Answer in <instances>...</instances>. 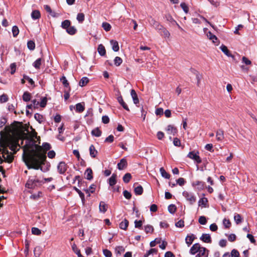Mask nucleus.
<instances>
[{"label":"nucleus","instance_id":"f257e3e1","mask_svg":"<svg viewBox=\"0 0 257 257\" xmlns=\"http://www.w3.org/2000/svg\"><path fill=\"white\" fill-rule=\"evenodd\" d=\"M51 149V145L44 143L42 146L36 145L32 139H27L23 147V159L29 169H40L45 164L46 159V152Z\"/></svg>","mask_w":257,"mask_h":257},{"label":"nucleus","instance_id":"f03ea898","mask_svg":"<svg viewBox=\"0 0 257 257\" xmlns=\"http://www.w3.org/2000/svg\"><path fill=\"white\" fill-rule=\"evenodd\" d=\"M42 183V182L39 180L36 176L30 177L26 184V187L28 188L33 189L41 185Z\"/></svg>","mask_w":257,"mask_h":257},{"label":"nucleus","instance_id":"7ed1b4c3","mask_svg":"<svg viewBox=\"0 0 257 257\" xmlns=\"http://www.w3.org/2000/svg\"><path fill=\"white\" fill-rule=\"evenodd\" d=\"M115 92V95L116 96V98L117 100V101L119 102V103L122 106V107L125 109L127 111H130V109L128 107L126 104L125 103V102L123 101V98L120 95V93L119 91L115 88H113V92Z\"/></svg>","mask_w":257,"mask_h":257},{"label":"nucleus","instance_id":"20e7f679","mask_svg":"<svg viewBox=\"0 0 257 257\" xmlns=\"http://www.w3.org/2000/svg\"><path fill=\"white\" fill-rule=\"evenodd\" d=\"M183 196L189 202L190 204H193L196 201V198L193 193L184 191L183 192Z\"/></svg>","mask_w":257,"mask_h":257},{"label":"nucleus","instance_id":"39448f33","mask_svg":"<svg viewBox=\"0 0 257 257\" xmlns=\"http://www.w3.org/2000/svg\"><path fill=\"white\" fill-rule=\"evenodd\" d=\"M187 157L191 159L194 160L197 164L201 163V159L197 154L195 153L194 152H190L187 155Z\"/></svg>","mask_w":257,"mask_h":257},{"label":"nucleus","instance_id":"423d86ee","mask_svg":"<svg viewBox=\"0 0 257 257\" xmlns=\"http://www.w3.org/2000/svg\"><path fill=\"white\" fill-rule=\"evenodd\" d=\"M57 169L60 174H63L67 170V166L65 162H61L58 164Z\"/></svg>","mask_w":257,"mask_h":257},{"label":"nucleus","instance_id":"0eeeda50","mask_svg":"<svg viewBox=\"0 0 257 257\" xmlns=\"http://www.w3.org/2000/svg\"><path fill=\"white\" fill-rule=\"evenodd\" d=\"M150 18L151 19L149 21L150 25L156 30H161V28H162V25H161L159 22H157L152 17H150Z\"/></svg>","mask_w":257,"mask_h":257},{"label":"nucleus","instance_id":"6e6552de","mask_svg":"<svg viewBox=\"0 0 257 257\" xmlns=\"http://www.w3.org/2000/svg\"><path fill=\"white\" fill-rule=\"evenodd\" d=\"M198 252L196 257H207L208 255V250L205 247H202Z\"/></svg>","mask_w":257,"mask_h":257},{"label":"nucleus","instance_id":"1a4fd4ad","mask_svg":"<svg viewBox=\"0 0 257 257\" xmlns=\"http://www.w3.org/2000/svg\"><path fill=\"white\" fill-rule=\"evenodd\" d=\"M127 165L126 160L122 158L120 160L119 163L117 164V168L119 170H122L126 168Z\"/></svg>","mask_w":257,"mask_h":257},{"label":"nucleus","instance_id":"9d476101","mask_svg":"<svg viewBox=\"0 0 257 257\" xmlns=\"http://www.w3.org/2000/svg\"><path fill=\"white\" fill-rule=\"evenodd\" d=\"M202 247L198 243H195L191 247L190 249V253L192 254H195Z\"/></svg>","mask_w":257,"mask_h":257},{"label":"nucleus","instance_id":"9b49d317","mask_svg":"<svg viewBox=\"0 0 257 257\" xmlns=\"http://www.w3.org/2000/svg\"><path fill=\"white\" fill-rule=\"evenodd\" d=\"M166 131L169 134H172L175 136L177 133V129L173 125L169 124L168 125Z\"/></svg>","mask_w":257,"mask_h":257},{"label":"nucleus","instance_id":"f8f14e48","mask_svg":"<svg viewBox=\"0 0 257 257\" xmlns=\"http://www.w3.org/2000/svg\"><path fill=\"white\" fill-rule=\"evenodd\" d=\"M193 186H197L198 190H202L205 186V182L203 181H196L192 183Z\"/></svg>","mask_w":257,"mask_h":257},{"label":"nucleus","instance_id":"ddd939ff","mask_svg":"<svg viewBox=\"0 0 257 257\" xmlns=\"http://www.w3.org/2000/svg\"><path fill=\"white\" fill-rule=\"evenodd\" d=\"M216 140L218 141H221L224 139V132L222 130L219 129L216 131Z\"/></svg>","mask_w":257,"mask_h":257},{"label":"nucleus","instance_id":"4468645a","mask_svg":"<svg viewBox=\"0 0 257 257\" xmlns=\"http://www.w3.org/2000/svg\"><path fill=\"white\" fill-rule=\"evenodd\" d=\"M200 239L204 242H211V238L210 235L209 234H203L200 237Z\"/></svg>","mask_w":257,"mask_h":257},{"label":"nucleus","instance_id":"2eb2a0df","mask_svg":"<svg viewBox=\"0 0 257 257\" xmlns=\"http://www.w3.org/2000/svg\"><path fill=\"white\" fill-rule=\"evenodd\" d=\"M89 153L90 155L92 158H95L98 152L97 150L95 149L94 146L93 145H91L89 147Z\"/></svg>","mask_w":257,"mask_h":257},{"label":"nucleus","instance_id":"dca6fc26","mask_svg":"<svg viewBox=\"0 0 257 257\" xmlns=\"http://www.w3.org/2000/svg\"><path fill=\"white\" fill-rule=\"evenodd\" d=\"M195 239V236L193 234L187 235L185 238V241L188 246H190Z\"/></svg>","mask_w":257,"mask_h":257},{"label":"nucleus","instance_id":"f3484780","mask_svg":"<svg viewBox=\"0 0 257 257\" xmlns=\"http://www.w3.org/2000/svg\"><path fill=\"white\" fill-rule=\"evenodd\" d=\"M221 51L227 56L233 57V56L231 55L230 51L227 49V47L225 45H222L220 47Z\"/></svg>","mask_w":257,"mask_h":257},{"label":"nucleus","instance_id":"a211bd4d","mask_svg":"<svg viewBox=\"0 0 257 257\" xmlns=\"http://www.w3.org/2000/svg\"><path fill=\"white\" fill-rule=\"evenodd\" d=\"M86 178L88 180H91L93 178L92 171L90 168H87L84 173Z\"/></svg>","mask_w":257,"mask_h":257},{"label":"nucleus","instance_id":"6ab92c4d","mask_svg":"<svg viewBox=\"0 0 257 257\" xmlns=\"http://www.w3.org/2000/svg\"><path fill=\"white\" fill-rule=\"evenodd\" d=\"M131 94L133 99L134 103L136 104L139 103V100L138 95L135 90L132 89L131 92Z\"/></svg>","mask_w":257,"mask_h":257},{"label":"nucleus","instance_id":"aec40b11","mask_svg":"<svg viewBox=\"0 0 257 257\" xmlns=\"http://www.w3.org/2000/svg\"><path fill=\"white\" fill-rule=\"evenodd\" d=\"M44 9L53 17H58V15L57 14H56L55 12L52 11V10H51L50 7L48 5H45L44 6Z\"/></svg>","mask_w":257,"mask_h":257},{"label":"nucleus","instance_id":"412c9836","mask_svg":"<svg viewBox=\"0 0 257 257\" xmlns=\"http://www.w3.org/2000/svg\"><path fill=\"white\" fill-rule=\"evenodd\" d=\"M128 221L127 219H124L122 221H121L119 223V226L120 228H121V229L126 230L128 227Z\"/></svg>","mask_w":257,"mask_h":257},{"label":"nucleus","instance_id":"4be33fe9","mask_svg":"<svg viewBox=\"0 0 257 257\" xmlns=\"http://www.w3.org/2000/svg\"><path fill=\"white\" fill-rule=\"evenodd\" d=\"M41 17L40 12L38 10H34L31 13V17L33 20L39 19Z\"/></svg>","mask_w":257,"mask_h":257},{"label":"nucleus","instance_id":"5701e85b","mask_svg":"<svg viewBox=\"0 0 257 257\" xmlns=\"http://www.w3.org/2000/svg\"><path fill=\"white\" fill-rule=\"evenodd\" d=\"M166 20L171 23V24L173 25H175V24H177V22L173 18L172 16L170 14H166L165 16Z\"/></svg>","mask_w":257,"mask_h":257},{"label":"nucleus","instance_id":"b1692460","mask_svg":"<svg viewBox=\"0 0 257 257\" xmlns=\"http://www.w3.org/2000/svg\"><path fill=\"white\" fill-rule=\"evenodd\" d=\"M134 192L136 195H141L143 193V188L141 185H139L137 187L135 188Z\"/></svg>","mask_w":257,"mask_h":257},{"label":"nucleus","instance_id":"393cba45","mask_svg":"<svg viewBox=\"0 0 257 257\" xmlns=\"http://www.w3.org/2000/svg\"><path fill=\"white\" fill-rule=\"evenodd\" d=\"M160 172L163 177L166 179H169L170 178V175L165 171L163 167H161L160 169Z\"/></svg>","mask_w":257,"mask_h":257},{"label":"nucleus","instance_id":"a878e982","mask_svg":"<svg viewBox=\"0 0 257 257\" xmlns=\"http://www.w3.org/2000/svg\"><path fill=\"white\" fill-rule=\"evenodd\" d=\"M42 59L40 58L37 59L33 64V66L37 69H39L40 68V66L42 64Z\"/></svg>","mask_w":257,"mask_h":257},{"label":"nucleus","instance_id":"bb28decb","mask_svg":"<svg viewBox=\"0 0 257 257\" xmlns=\"http://www.w3.org/2000/svg\"><path fill=\"white\" fill-rule=\"evenodd\" d=\"M115 251L117 256L120 255L124 251V248L122 246H116L115 248Z\"/></svg>","mask_w":257,"mask_h":257},{"label":"nucleus","instance_id":"cd10ccee","mask_svg":"<svg viewBox=\"0 0 257 257\" xmlns=\"http://www.w3.org/2000/svg\"><path fill=\"white\" fill-rule=\"evenodd\" d=\"M234 220L237 224L241 223L242 221V218L241 215L237 213H235L234 216Z\"/></svg>","mask_w":257,"mask_h":257},{"label":"nucleus","instance_id":"c85d7f7f","mask_svg":"<svg viewBox=\"0 0 257 257\" xmlns=\"http://www.w3.org/2000/svg\"><path fill=\"white\" fill-rule=\"evenodd\" d=\"M31 98V95L29 92L26 91L24 93L23 95V99L24 101H26V102L29 101L30 100Z\"/></svg>","mask_w":257,"mask_h":257},{"label":"nucleus","instance_id":"c756f323","mask_svg":"<svg viewBox=\"0 0 257 257\" xmlns=\"http://www.w3.org/2000/svg\"><path fill=\"white\" fill-rule=\"evenodd\" d=\"M89 82V79L86 77H82L79 82L80 86L83 87L85 86Z\"/></svg>","mask_w":257,"mask_h":257},{"label":"nucleus","instance_id":"7c9ffc66","mask_svg":"<svg viewBox=\"0 0 257 257\" xmlns=\"http://www.w3.org/2000/svg\"><path fill=\"white\" fill-rule=\"evenodd\" d=\"M91 134L92 136H94L96 137H99L101 135V132L99 130V129L98 127H97L91 131Z\"/></svg>","mask_w":257,"mask_h":257},{"label":"nucleus","instance_id":"2f4dec72","mask_svg":"<svg viewBox=\"0 0 257 257\" xmlns=\"http://www.w3.org/2000/svg\"><path fill=\"white\" fill-rule=\"evenodd\" d=\"M107 205L103 202L101 201L99 203V211L102 212H105L107 210Z\"/></svg>","mask_w":257,"mask_h":257},{"label":"nucleus","instance_id":"473e14b6","mask_svg":"<svg viewBox=\"0 0 257 257\" xmlns=\"http://www.w3.org/2000/svg\"><path fill=\"white\" fill-rule=\"evenodd\" d=\"M168 211L171 214H174L177 210V207L174 204H170L168 206Z\"/></svg>","mask_w":257,"mask_h":257},{"label":"nucleus","instance_id":"72a5a7b5","mask_svg":"<svg viewBox=\"0 0 257 257\" xmlns=\"http://www.w3.org/2000/svg\"><path fill=\"white\" fill-rule=\"evenodd\" d=\"M163 34H162L165 38H169L170 36V34L169 32L162 26V28H161V30Z\"/></svg>","mask_w":257,"mask_h":257},{"label":"nucleus","instance_id":"f704fd0d","mask_svg":"<svg viewBox=\"0 0 257 257\" xmlns=\"http://www.w3.org/2000/svg\"><path fill=\"white\" fill-rule=\"evenodd\" d=\"M34 253L35 257H39L41 254V247L36 246L34 249Z\"/></svg>","mask_w":257,"mask_h":257},{"label":"nucleus","instance_id":"c9c22d12","mask_svg":"<svg viewBox=\"0 0 257 257\" xmlns=\"http://www.w3.org/2000/svg\"><path fill=\"white\" fill-rule=\"evenodd\" d=\"M98 52L101 56H103L105 54V49L104 47L102 45L100 44L98 47Z\"/></svg>","mask_w":257,"mask_h":257},{"label":"nucleus","instance_id":"e433bc0d","mask_svg":"<svg viewBox=\"0 0 257 257\" xmlns=\"http://www.w3.org/2000/svg\"><path fill=\"white\" fill-rule=\"evenodd\" d=\"M132 178V175L130 173H126L123 177V181L125 183H128Z\"/></svg>","mask_w":257,"mask_h":257},{"label":"nucleus","instance_id":"4c0bfd02","mask_svg":"<svg viewBox=\"0 0 257 257\" xmlns=\"http://www.w3.org/2000/svg\"><path fill=\"white\" fill-rule=\"evenodd\" d=\"M84 110V106L81 103H78L76 105V110L78 112H82Z\"/></svg>","mask_w":257,"mask_h":257},{"label":"nucleus","instance_id":"58836bf2","mask_svg":"<svg viewBox=\"0 0 257 257\" xmlns=\"http://www.w3.org/2000/svg\"><path fill=\"white\" fill-rule=\"evenodd\" d=\"M113 62L115 66H119L122 63V60L120 57L116 56L113 59Z\"/></svg>","mask_w":257,"mask_h":257},{"label":"nucleus","instance_id":"ea45409f","mask_svg":"<svg viewBox=\"0 0 257 257\" xmlns=\"http://www.w3.org/2000/svg\"><path fill=\"white\" fill-rule=\"evenodd\" d=\"M74 189L77 192V193L79 194V196L81 199L82 203H84V201H85L84 194L79 189L77 188L76 187H74Z\"/></svg>","mask_w":257,"mask_h":257},{"label":"nucleus","instance_id":"a19ab883","mask_svg":"<svg viewBox=\"0 0 257 257\" xmlns=\"http://www.w3.org/2000/svg\"><path fill=\"white\" fill-rule=\"evenodd\" d=\"M71 22L69 20H66L61 23V27L64 29H67L70 26Z\"/></svg>","mask_w":257,"mask_h":257},{"label":"nucleus","instance_id":"79ce46f5","mask_svg":"<svg viewBox=\"0 0 257 257\" xmlns=\"http://www.w3.org/2000/svg\"><path fill=\"white\" fill-rule=\"evenodd\" d=\"M67 32L70 35H74L76 32V29L73 26H69L66 29Z\"/></svg>","mask_w":257,"mask_h":257},{"label":"nucleus","instance_id":"37998d69","mask_svg":"<svg viewBox=\"0 0 257 257\" xmlns=\"http://www.w3.org/2000/svg\"><path fill=\"white\" fill-rule=\"evenodd\" d=\"M12 33L14 37H16L19 33V29L16 26H14L12 28Z\"/></svg>","mask_w":257,"mask_h":257},{"label":"nucleus","instance_id":"c03bdc74","mask_svg":"<svg viewBox=\"0 0 257 257\" xmlns=\"http://www.w3.org/2000/svg\"><path fill=\"white\" fill-rule=\"evenodd\" d=\"M27 47L30 50H33L35 48V44L33 41H29L27 43Z\"/></svg>","mask_w":257,"mask_h":257},{"label":"nucleus","instance_id":"a18cd8bd","mask_svg":"<svg viewBox=\"0 0 257 257\" xmlns=\"http://www.w3.org/2000/svg\"><path fill=\"white\" fill-rule=\"evenodd\" d=\"M144 230L147 233H152L154 231V228L150 225L145 226Z\"/></svg>","mask_w":257,"mask_h":257},{"label":"nucleus","instance_id":"49530a36","mask_svg":"<svg viewBox=\"0 0 257 257\" xmlns=\"http://www.w3.org/2000/svg\"><path fill=\"white\" fill-rule=\"evenodd\" d=\"M102 27L103 28V29L106 31H109L110 30L111 28V25L106 22H104L102 24Z\"/></svg>","mask_w":257,"mask_h":257},{"label":"nucleus","instance_id":"de8ad7c7","mask_svg":"<svg viewBox=\"0 0 257 257\" xmlns=\"http://www.w3.org/2000/svg\"><path fill=\"white\" fill-rule=\"evenodd\" d=\"M34 117L39 123H41L43 121V116L39 113H36L34 115Z\"/></svg>","mask_w":257,"mask_h":257},{"label":"nucleus","instance_id":"09e8293b","mask_svg":"<svg viewBox=\"0 0 257 257\" xmlns=\"http://www.w3.org/2000/svg\"><path fill=\"white\" fill-rule=\"evenodd\" d=\"M77 20L79 23H82L84 20V15L83 13H78L77 16Z\"/></svg>","mask_w":257,"mask_h":257},{"label":"nucleus","instance_id":"8fccbe9b","mask_svg":"<svg viewBox=\"0 0 257 257\" xmlns=\"http://www.w3.org/2000/svg\"><path fill=\"white\" fill-rule=\"evenodd\" d=\"M32 233L34 235H39L41 233V231L37 227H32Z\"/></svg>","mask_w":257,"mask_h":257},{"label":"nucleus","instance_id":"3c124183","mask_svg":"<svg viewBox=\"0 0 257 257\" xmlns=\"http://www.w3.org/2000/svg\"><path fill=\"white\" fill-rule=\"evenodd\" d=\"M198 222L202 225H205L207 223V219L205 216H201L199 218Z\"/></svg>","mask_w":257,"mask_h":257},{"label":"nucleus","instance_id":"603ef678","mask_svg":"<svg viewBox=\"0 0 257 257\" xmlns=\"http://www.w3.org/2000/svg\"><path fill=\"white\" fill-rule=\"evenodd\" d=\"M60 80L64 87H68L69 86V83L65 76H62V77L60 79Z\"/></svg>","mask_w":257,"mask_h":257},{"label":"nucleus","instance_id":"864d4df0","mask_svg":"<svg viewBox=\"0 0 257 257\" xmlns=\"http://www.w3.org/2000/svg\"><path fill=\"white\" fill-rule=\"evenodd\" d=\"M223 224L225 228H229L231 225V222L228 219H224Z\"/></svg>","mask_w":257,"mask_h":257},{"label":"nucleus","instance_id":"5fc2aeb1","mask_svg":"<svg viewBox=\"0 0 257 257\" xmlns=\"http://www.w3.org/2000/svg\"><path fill=\"white\" fill-rule=\"evenodd\" d=\"M143 225V221L142 220H136L135 221V226L136 228H138L141 229Z\"/></svg>","mask_w":257,"mask_h":257},{"label":"nucleus","instance_id":"6e6d98bb","mask_svg":"<svg viewBox=\"0 0 257 257\" xmlns=\"http://www.w3.org/2000/svg\"><path fill=\"white\" fill-rule=\"evenodd\" d=\"M161 238H156L154 240H153L150 242V245L151 247H154L157 243H160L161 242Z\"/></svg>","mask_w":257,"mask_h":257},{"label":"nucleus","instance_id":"4d7b16f0","mask_svg":"<svg viewBox=\"0 0 257 257\" xmlns=\"http://www.w3.org/2000/svg\"><path fill=\"white\" fill-rule=\"evenodd\" d=\"M123 195L126 199H130L132 197L131 193L127 190H124L123 192Z\"/></svg>","mask_w":257,"mask_h":257},{"label":"nucleus","instance_id":"13d9d810","mask_svg":"<svg viewBox=\"0 0 257 257\" xmlns=\"http://www.w3.org/2000/svg\"><path fill=\"white\" fill-rule=\"evenodd\" d=\"M180 7L183 10V11L185 12V13H188L189 11V8L188 6L186 5L184 3H182L180 4Z\"/></svg>","mask_w":257,"mask_h":257},{"label":"nucleus","instance_id":"bf43d9fd","mask_svg":"<svg viewBox=\"0 0 257 257\" xmlns=\"http://www.w3.org/2000/svg\"><path fill=\"white\" fill-rule=\"evenodd\" d=\"M47 98L46 97H43L40 103H39V104L41 107H44L47 104Z\"/></svg>","mask_w":257,"mask_h":257},{"label":"nucleus","instance_id":"052dcab7","mask_svg":"<svg viewBox=\"0 0 257 257\" xmlns=\"http://www.w3.org/2000/svg\"><path fill=\"white\" fill-rule=\"evenodd\" d=\"M103 253L105 257H111L112 255L111 252L107 249H104Z\"/></svg>","mask_w":257,"mask_h":257},{"label":"nucleus","instance_id":"680f3d73","mask_svg":"<svg viewBox=\"0 0 257 257\" xmlns=\"http://www.w3.org/2000/svg\"><path fill=\"white\" fill-rule=\"evenodd\" d=\"M207 198H201L199 202H198V203H199V206H200V205H205L206 203L207 202Z\"/></svg>","mask_w":257,"mask_h":257},{"label":"nucleus","instance_id":"e2e57ef3","mask_svg":"<svg viewBox=\"0 0 257 257\" xmlns=\"http://www.w3.org/2000/svg\"><path fill=\"white\" fill-rule=\"evenodd\" d=\"M207 36L209 38V39L211 40L214 43L215 42L214 40H217V37L210 32H209L207 34Z\"/></svg>","mask_w":257,"mask_h":257},{"label":"nucleus","instance_id":"0e129e2a","mask_svg":"<svg viewBox=\"0 0 257 257\" xmlns=\"http://www.w3.org/2000/svg\"><path fill=\"white\" fill-rule=\"evenodd\" d=\"M164 136V133L161 131L158 132L157 134V137L159 140H162Z\"/></svg>","mask_w":257,"mask_h":257},{"label":"nucleus","instance_id":"69168bd1","mask_svg":"<svg viewBox=\"0 0 257 257\" xmlns=\"http://www.w3.org/2000/svg\"><path fill=\"white\" fill-rule=\"evenodd\" d=\"M8 100V96L6 94H3L0 96V101L1 102H6Z\"/></svg>","mask_w":257,"mask_h":257},{"label":"nucleus","instance_id":"338daca9","mask_svg":"<svg viewBox=\"0 0 257 257\" xmlns=\"http://www.w3.org/2000/svg\"><path fill=\"white\" fill-rule=\"evenodd\" d=\"M231 255L232 257H239V253L236 249H233L231 252Z\"/></svg>","mask_w":257,"mask_h":257},{"label":"nucleus","instance_id":"774afa93","mask_svg":"<svg viewBox=\"0 0 257 257\" xmlns=\"http://www.w3.org/2000/svg\"><path fill=\"white\" fill-rule=\"evenodd\" d=\"M173 144L176 147H180L181 146V142L179 139L175 138L173 140Z\"/></svg>","mask_w":257,"mask_h":257}]
</instances>
